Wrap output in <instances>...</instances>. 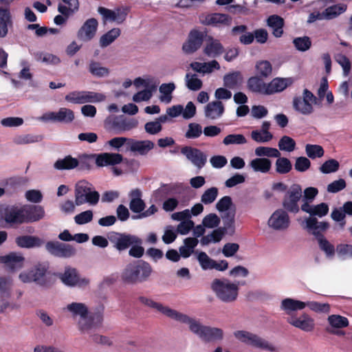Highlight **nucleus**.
<instances>
[{"label":"nucleus","mask_w":352,"mask_h":352,"mask_svg":"<svg viewBox=\"0 0 352 352\" xmlns=\"http://www.w3.org/2000/svg\"><path fill=\"white\" fill-rule=\"evenodd\" d=\"M63 310L77 320L78 328L82 333L91 334L103 320L102 308L89 314L87 305L83 302H72L67 304Z\"/></svg>","instance_id":"nucleus-1"},{"label":"nucleus","mask_w":352,"mask_h":352,"mask_svg":"<svg viewBox=\"0 0 352 352\" xmlns=\"http://www.w3.org/2000/svg\"><path fill=\"white\" fill-rule=\"evenodd\" d=\"M153 272L149 263L143 261H138L128 264L123 270L121 277L127 283L135 284L148 280Z\"/></svg>","instance_id":"nucleus-2"},{"label":"nucleus","mask_w":352,"mask_h":352,"mask_svg":"<svg viewBox=\"0 0 352 352\" xmlns=\"http://www.w3.org/2000/svg\"><path fill=\"white\" fill-rule=\"evenodd\" d=\"M210 288L215 296L223 302L231 303L238 298L239 284L228 278H214Z\"/></svg>","instance_id":"nucleus-3"},{"label":"nucleus","mask_w":352,"mask_h":352,"mask_svg":"<svg viewBox=\"0 0 352 352\" xmlns=\"http://www.w3.org/2000/svg\"><path fill=\"white\" fill-rule=\"evenodd\" d=\"M48 266L45 263H38L30 269L21 271L18 275L19 280L23 284L34 283L41 287H48L47 279Z\"/></svg>","instance_id":"nucleus-4"},{"label":"nucleus","mask_w":352,"mask_h":352,"mask_svg":"<svg viewBox=\"0 0 352 352\" xmlns=\"http://www.w3.org/2000/svg\"><path fill=\"white\" fill-rule=\"evenodd\" d=\"M292 104L293 109L298 115L310 116L315 111L317 98L311 91L304 89L300 95L293 98Z\"/></svg>","instance_id":"nucleus-5"},{"label":"nucleus","mask_w":352,"mask_h":352,"mask_svg":"<svg viewBox=\"0 0 352 352\" xmlns=\"http://www.w3.org/2000/svg\"><path fill=\"white\" fill-rule=\"evenodd\" d=\"M234 336L239 342L252 347L269 352L278 351V347L273 343L252 332L239 330L234 332Z\"/></svg>","instance_id":"nucleus-6"},{"label":"nucleus","mask_w":352,"mask_h":352,"mask_svg":"<svg viewBox=\"0 0 352 352\" xmlns=\"http://www.w3.org/2000/svg\"><path fill=\"white\" fill-rule=\"evenodd\" d=\"M74 197L76 206L85 203L96 205L99 201L100 195L90 183L81 180L76 184Z\"/></svg>","instance_id":"nucleus-7"},{"label":"nucleus","mask_w":352,"mask_h":352,"mask_svg":"<svg viewBox=\"0 0 352 352\" xmlns=\"http://www.w3.org/2000/svg\"><path fill=\"white\" fill-rule=\"evenodd\" d=\"M266 225L269 230L283 232L287 231L291 226L290 217L283 208L276 209L269 217Z\"/></svg>","instance_id":"nucleus-8"},{"label":"nucleus","mask_w":352,"mask_h":352,"mask_svg":"<svg viewBox=\"0 0 352 352\" xmlns=\"http://www.w3.org/2000/svg\"><path fill=\"white\" fill-rule=\"evenodd\" d=\"M171 319L179 323L188 324L189 330L203 340L207 326L203 325L195 318L177 310H175Z\"/></svg>","instance_id":"nucleus-9"},{"label":"nucleus","mask_w":352,"mask_h":352,"mask_svg":"<svg viewBox=\"0 0 352 352\" xmlns=\"http://www.w3.org/2000/svg\"><path fill=\"white\" fill-rule=\"evenodd\" d=\"M302 197V189L299 185L294 184L287 190L283 201V209L287 212L298 213L300 210L298 202Z\"/></svg>","instance_id":"nucleus-10"},{"label":"nucleus","mask_w":352,"mask_h":352,"mask_svg":"<svg viewBox=\"0 0 352 352\" xmlns=\"http://www.w3.org/2000/svg\"><path fill=\"white\" fill-rule=\"evenodd\" d=\"M300 226L309 234L317 237L322 236V233L329 228L327 221H319L316 217H306L300 222Z\"/></svg>","instance_id":"nucleus-11"},{"label":"nucleus","mask_w":352,"mask_h":352,"mask_svg":"<svg viewBox=\"0 0 352 352\" xmlns=\"http://www.w3.org/2000/svg\"><path fill=\"white\" fill-rule=\"evenodd\" d=\"M75 118L72 110L62 107L57 111H48L42 115L41 120L45 122L71 123Z\"/></svg>","instance_id":"nucleus-12"},{"label":"nucleus","mask_w":352,"mask_h":352,"mask_svg":"<svg viewBox=\"0 0 352 352\" xmlns=\"http://www.w3.org/2000/svg\"><path fill=\"white\" fill-rule=\"evenodd\" d=\"M62 282L69 287H86L89 283V280L80 276L74 268L67 267L60 276Z\"/></svg>","instance_id":"nucleus-13"},{"label":"nucleus","mask_w":352,"mask_h":352,"mask_svg":"<svg viewBox=\"0 0 352 352\" xmlns=\"http://www.w3.org/2000/svg\"><path fill=\"white\" fill-rule=\"evenodd\" d=\"M98 12L102 16L104 22L115 23L116 24L123 23L127 15V10L123 8L110 10L100 7L98 9Z\"/></svg>","instance_id":"nucleus-14"},{"label":"nucleus","mask_w":352,"mask_h":352,"mask_svg":"<svg viewBox=\"0 0 352 352\" xmlns=\"http://www.w3.org/2000/svg\"><path fill=\"white\" fill-rule=\"evenodd\" d=\"M45 248L52 255L61 258H69L76 254V250L72 245L58 241L47 242Z\"/></svg>","instance_id":"nucleus-15"},{"label":"nucleus","mask_w":352,"mask_h":352,"mask_svg":"<svg viewBox=\"0 0 352 352\" xmlns=\"http://www.w3.org/2000/svg\"><path fill=\"white\" fill-rule=\"evenodd\" d=\"M197 260L201 269L204 270H216L219 272H223L228 268V263L226 260L216 261L210 258L204 252L198 253Z\"/></svg>","instance_id":"nucleus-16"},{"label":"nucleus","mask_w":352,"mask_h":352,"mask_svg":"<svg viewBox=\"0 0 352 352\" xmlns=\"http://www.w3.org/2000/svg\"><path fill=\"white\" fill-rule=\"evenodd\" d=\"M204 33L193 30L188 35V39L182 45V51L186 54H191L198 50L202 45L204 40Z\"/></svg>","instance_id":"nucleus-17"},{"label":"nucleus","mask_w":352,"mask_h":352,"mask_svg":"<svg viewBox=\"0 0 352 352\" xmlns=\"http://www.w3.org/2000/svg\"><path fill=\"white\" fill-rule=\"evenodd\" d=\"M98 26V23L96 19L86 20L77 32L78 38L84 42L91 41L96 36Z\"/></svg>","instance_id":"nucleus-18"},{"label":"nucleus","mask_w":352,"mask_h":352,"mask_svg":"<svg viewBox=\"0 0 352 352\" xmlns=\"http://www.w3.org/2000/svg\"><path fill=\"white\" fill-rule=\"evenodd\" d=\"M181 153L198 168H202L207 160V156L200 150L190 146L183 147Z\"/></svg>","instance_id":"nucleus-19"},{"label":"nucleus","mask_w":352,"mask_h":352,"mask_svg":"<svg viewBox=\"0 0 352 352\" xmlns=\"http://www.w3.org/2000/svg\"><path fill=\"white\" fill-rule=\"evenodd\" d=\"M287 321L293 327L306 332L312 331L315 328L314 318L305 313L299 316H292Z\"/></svg>","instance_id":"nucleus-20"},{"label":"nucleus","mask_w":352,"mask_h":352,"mask_svg":"<svg viewBox=\"0 0 352 352\" xmlns=\"http://www.w3.org/2000/svg\"><path fill=\"white\" fill-rule=\"evenodd\" d=\"M28 210L25 208L10 207L5 209L3 218L5 221L10 225L22 223L26 221L25 213Z\"/></svg>","instance_id":"nucleus-21"},{"label":"nucleus","mask_w":352,"mask_h":352,"mask_svg":"<svg viewBox=\"0 0 352 352\" xmlns=\"http://www.w3.org/2000/svg\"><path fill=\"white\" fill-rule=\"evenodd\" d=\"M201 22L207 25L221 27L230 25L231 23V18L226 14L212 13L202 16Z\"/></svg>","instance_id":"nucleus-22"},{"label":"nucleus","mask_w":352,"mask_h":352,"mask_svg":"<svg viewBox=\"0 0 352 352\" xmlns=\"http://www.w3.org/2000/svg\"><path fill=\"white\" fill-rule=\"evenodd\" d=\"M189 66L193 72L202 76L210 74L214 71L220 69V65L216 60L208 62L193 61Z\"/></svg>","instance_id":"nucleus-23"},{"label":"nucleus","mask_w":352,"mask_h":352,"mask_svg":"<svg viewBox=\"0 0 352 352\" xmlns=\"http://www.w3.org/2000/svg\"><path fill=\"white\" fill-rule=\"evenodd\" d=\"M301 210L309 214L310 217H318L322 218L326 216L329 210V204L324 202L318 204L311 205L305 201L300 206Z\"/></svg>","instance_id":"nucleus-24"},{"label":"nucleus","mask_w":352,"mask_h":352,"mask_svg":"<svg viewBox=\"0 0 352 352\" xmlns=\"http://www.w3.org/2000/svg\"><path fill=\"white\" fill-rule=\"evenodd\" d=\"M306 307V302L289 297L283 298L280 302V311L287 315H292L294 312L302 310Z\"/></svg>","instance_id":"nucleus-25"},{"label":"nucleus","mask_w":352,"mask_h":352,"mask_svg":"<svg viewBox=\"0 0 352 352\" xmlns=\"http://www.w3.org/2000/svg\"><path fill=\"white\" fill-rule=\"evenodd\" d=\"M24 262L25 258L19 253L12 252L8 255L0 256V263H3L7 268L12 271L22 268Z\"/></svg>","instance_id":"nucleus-26"},{"label":"nucleus","mask_w":352,"mask_h":352,"mask_svg":"<svg viewBox=\"0 0 352 352\" xmlns=\"http://www.w3.org/2000/svg\"><path fill=\"white\" fill-rule=\"evenodd\" d=\"M224 111V104L219 100L210 102L204 107L205 117L212 120L219 119L223 115Z\"/></svg>","instance_id":"nucleus-27"},{"label":"nucleus","mask_w":352,"mask_h":352,"mask_svg":"<svg viewBox=\"0 0 352 352\" xmlns=\"http://www.w3.org/2000/svg\"><path fill=\"white\" fill-rule=\"evenodd\" d=\"M272 161L266 157H256L248 163L249 168L255 173L267 174L272 169Z\"/></svg>","instance_id":"nucleus-28"},{"label":"nucleus","mask_w":352,"mask_h":352,"mask_svg":"<svg viewBox=\"0 0 352 352\" xmlns=\"http://www.w3.org/2000/svg\"><path fill=\"white\" fill-rule=\"evenodd\" d=\"M123 160L121 154L116 153H103L96 156V164L98 166H115Z\"/></svg>","instance_id":"nucleus-29"},{"label":"nucleus","mask_w":352,"mask_h":352,"mask_svg":"<svg viewBox=\"0 0 352 352\" xmlns=\"http://www.w3.org/2000/svg\"><path fill=\"white\" fill-rule=\"evenodd\" d=\"M293 82L292 78H275L267 83V95L281 92Z\"/></svg>","instance_id":"nucleus-30"},{"label":"nucleus","mask_w":352,"mask_h":352,"mask_svg":"<svg viewBox=\"0 0 352 352\" xmlns=\"http://www.w3.org/2000/svg\"><path fill=\"white\" fill-rule=\"evenodd\" d=\"M16 245L22 248H36L41 247L44 241L36 236L25 235L16 238Z\"/></svg>","instance_id":"nucleus-31"},{"label":"nucleus","mask_w":352,"mask_h":352,"mask_svg":"<svg viewBox=\"0 0 352 352\" xmlns=\"http://www.w3.org/2000/svg\"><path fill=\"white\" fill-rule=\"evenodd\" d=\"M129 196L130 197L129 208L135 213L142 212L145 208V204L142 199V192L138 188L133 189L130 191Z\"/></svg>","instance_id":"nucleus-32"},{"label":"nucleus","mask_w":352,"mask_h":352,"mask_svg":"<svg viewBox=\"0 0 352 352\" xmlns=\"http://www.w3.org/2000/svg\"><path fill=\"white\" fill-rule=\"evenodd\" d=\"M223 46L221 42L212 37H208L204 48V52L209 57H217L223 52Z\"/></svg>","instance_id":"nucleus-33"},{"label":"nucleus","mask_w":352,"mask_h":352,"mask_svg":"<svg viewBox=\"0 0 352 352\" xmlns=\"http://www.w3.org/2000/svg\"><path fill=\"white\" fill-rule=\"evenodd\" d=\"M140 301L142 304L153 308L160 312L164 316L172 318L175 311L176 309H172L168 306L164 305L161 303L157 302L152 299L147 298H140Z\"/></svg>","instance_id":"nucleus-34"},{"label":"nucleus","mask_w":352,"mask_h":352,"mask_svg":"<svg viewBox=\"0 0 352 352\" xmlns=\"http://www.w3.org/2000/svg\"><path fill=\"white\" fill-rule=\"evenodd\" d=\"M176 89L173 82L162 83L159 87V100L164 104H169L173 100V93Z\"/></svg>","instance_id":"nucleus-35"},{"label":"nucleus","mask_w":352,"mask_h":352,"mask_svg":"<svg viewBox=\"0 0 352 352\" xmlns=\"http://www.w3.org/2000/svg\"><path fill=\"white\" fill-rule=\"evenodd\" d=\"M140 243V238L135 235L120 234L115 241V247L122 251L128 248L133 243Z\"/></svg>","instance_id":"nucleus-36"},{"label":"nucleus","mask_w":352,"mask_h":352,"mask_svg":"<svg viewBox=\"0 0 352 352\" xmlns=\"http://www.w3.org/2000/svg\"><path fill=\"white\" fill-rule=\"evenodd\" d=\"M248 88L254 93L267 95V83L265 82L260 76H253L248 79Z\"/></svg>","instance_id":"nucleus-37"},{"label":"nucleus","mask_w":352,"mask_h":352,"mask_svg":"<svg viewBox=\"0 0 352 352\" xmlns=\"http://www.w3.org/2000/svg\"><path fill=\"white\" fill-rule=\"evenodd\" d=\"M267 25L272 28V34L276 38H280L283 34V19L278 15H272L267 20Z\"/></svg>","instance_id":"nucleus-38"},{"label":"nucleus","mask_w":352,"mask_h":352,"mask_svg":"<svg viewBox=\"0 0 352 352\" xmlns=\"http://www.w3.org/2000/svg\"><path fill=\"white\" fill-rule=\"evenodd\" d=\"M129 146L132 151L144 155L153 148L154 143L151 140L135 141L131 139Z\"/></svg>","instance_id":"nucleus-39"},{"label":"nucleus","mask_w":352,"mask_h":352,"mask_svg":"<svg viewBox=\"0 0 352 352\" xmlns=\"http://www.w3.org/2000/svg\"><path fill=\"white\" fill-rule=\"evenodd\" d=\"M14 280L11 276H0V298H8L11 296Z\"/></svg>","instance_id":"nucleus-40"},{"label":"nucleus","mask_w":352,"mask_h":352,"mask_svg":"<svg viewBox=\"0 0 352 352\" xmlns=\"http://www.w3.org/2000/svg\"><path fill=\"white\" fill-rule=\"evenodd\" d=\"M243 80L242 74L239 72H234L223 76V85L229 89L238 87Z\"/></svg>","instance_id":"nucleus-41"},{"label":"nucleus","mask_w":352,"mask_h":352,"mask_svg":"<svg viewBox=\"0 0 352 352\" xmlns=\"http://www.w3.org/2000/svg\"><path fill=\"white\" fill-rule=\"evenodd\" d=\"M79 164L78 160L71 156H67L58 159L54 164V168L58 170H71L77 167Z\"/></svg>","instance_id":"nucleus-42"},{"label":"nucleus","mask_w":352,"mask_h":352,"mask_svg":"<svg viewBox=\"0 0 352 352\" xmlns=\"http://www.w3.org/2000/svg\"><path fill=\"white\" fill-rule=\"evenodd\" d=\"M120 34L121 30L118 28H114L110 30L100 36L99 39L100 46L102 48L109 46L120 36Z\"/></svg>","instance_id":"nucleus-43"},{"label":"nucleus","mask_w":352,"mask_h":352,"mask_svg":"<svg viewBox=\"0 0 352 352\" xmlns=\"http://www.w3.org/2000/svg\"><path fill=\"white\" fill-rule=\"evenodd\" d=\"M184 81L186 87L193 91L200 90L203 87L202 80L196 74L187 72L184 77Z\"/></svg>","instance_id":"nucleus-44"},{"label":"nucleus","mask_w":352,"mask_h":352,"mask_svg":"<svg viewBox=\"0 0 352 352\" xmlns=\"http://www.w3.org/2000/svg\"><path fill=\"white\" fill-rule=\"evenodd\" d=\"M67 6L59 4L58 10L65 16H69L76 12L79 8L78 0H63Z\"/></svg>","instance_id":"nucleus-45"},{"label":"nucleus","mask_w":352,"mask_h":352,"mask_svg":"<svg viewBox=\"0 0 352 352\" xmlns=\"http://www.w3.org/2000/svg\"><path fill=\"white\" fill-rule=\"evenodd\" d=\"M89 72L96 78H105L109 76L110 69L101 63L92 61L89 65Z\"/></svg>","instance_id":"nucleus-46"},{"label":"nucleus","mask_w":352,"mask_h":352,"mask_svg":"<svg viewBox=\"0 0 352 352\" xmlns=\"http://www.w3.org/2000/svg\"><path fill=\"white\" fill-rule=\"evenodd\" d=\"M254 155L258 157H278L280 152L278 149L270 146H259L255 148Z\"/></svg>","instance_id":"nucleus-47"},{"label":"nucleus","mask_w":352,"mask_h":352,"mask_svg":"<svg viewBox=\"0 0 352 352\" xmlns=\"http://www.w3.org/2000/svg\"><path fill=\"white\" fill-rule=\"evenodd\" d=\"M11 23V16L8 10L0 8V38H4L8 32V25Z\"/></svg>","instance_id":"nucleus-48"},{"label":"nucleus","mask_w":352,"mask_h":352,"mask_svg":"<svg viewBox=\"0 0 352 352\" xmlns=\"http://www.w3.org/2000/svg\"><path fill=\"white\" fill-rule=\"evenodd\" d=\"M255 71L258 76L267 78L272 73V65L268 60H260L255 64Z\"/></svg>","instance_id":"nucleus-49"},{"label":"nucleus","mask_w":352,"mask_h":352,"mask_svg":"<svg viewBox=\"0 0 352 352\" xmlns=\"http://www.w3.org/2000/svg\"><path fill=\"white\" fill-rule=\"evenodd\" d=\"M197 244L198 240L196 238H186L184 239V245L179 249L180 255L184 258L189 257Z\"/></svg>","instance_id":"nucleus-50"},{"label":"nucleus","mask_w":352,"mask_h":352,"mask_svg":"<svg viewBox=\"0 0 352 352\" xmlns=\"http://www.w3.org/2000/svg\"><path fill=\"white\" fill-rule=\"evenodd\" d=\"M319 248L322 250L327 258H332L335 256L336 250L334 245L331 243L324 236L318 238Z\"/></svg>","instance_id":"nucleus-51"},{"label":"nucleus","mask_w":352,"mask_h":352,"mask_svg":"<svg viewBox=\"0 0 352 352\" xmlns=\"http://www.w3.org/2000/svg\"><path fill=\"white\" fill-rule=\"evenodd\" d=\"M330 325L329 329H342L349 326V320L340 315H331L327 318Z\"/></svg>","instance_id":"nucleus-52"},{"label":"nucleus","mask_w":352,"mask_h":352,"mask_svg":"<svg viewBox=\"0 0 352 352\" xmlns=\"http://www.w3.org/2000/svg\"><path fill=\"white\" fill-rule=\"evenodd\" d=\"M133 84L137 88L143 87L146 89H155L157 87L155 78L151 76L136 78L133 81Z\"/></svg>","instance_id":"nucleus-53"},{"label":"nucleus","mask_w":352,"mask_h":352,"mask_svg":"<svg viewBox=\"0 0 352 352\" xmlns=\"http://www.w3.org/2000/svg\"><path fill=\"white\" fill-rule=\"evenodd\" d=\"M34 58L36 61L41 62L46 65H58L60 60V58L52 54L46 52H36L34 54Z\"/></svg>","instance_id":"nucleus-54"},{"label":"nucleus","mask_w":352,"mask_h":352,"mask_svg":"<svg viewBox=\"0 0 352 352\" xmlns=\"http://www.w3.org/2000/svg\"><path fill=\"white\" fill-rule=\"evenodd\" d=\"M275 162L276 172L280 175H285L290 172L292 168V165L289 159L284 157H276Z\"/></svg>","instance_id":"nucleus-55"},{"label":"nucleus","mask_w":352,"mask_h":352,"mask_svg":"<svg viewBox=\"0 0 352 352\" xmlns=\"http://www.w3.org/2000/svg\"><path fill=\"white\" fill-rule=\"evenodd\" d=\"M305 153L311 159L322 157L324 154L323 148L318 144H307L305 145Z\"/></svg>","instance_id":"nucleus-56"},{"label":"nucleus","mask_w":352,"mask_h":352,"mask_svg":"<svg viewBox=\"0 0 352 352\" xmlns=\"http://www.w3.org/2000/svg\"><path fill=\"white\" fill-rule=\"evenodd\" d=\"M278 146L279 151H283L291 153L296 148V142L292 138L284 135L280 139Z\"/></svg>","instance_id":"nucleus-57"},{"label":"nucleus","mask_w":352,"mask_h":352,"mask_svg":"<svg viewBox=\"0 0 352 352\" xmlns=\"http://www.w3.org/2000/svg\"><path fill=\"white\" fill-rule=\"evenodd\" d=\"M335 60L342 67L343 76L347 77L351 71V63L349 59L345 55L338 54L335 56Z\"/></svg>","instance_id":"nucleus-58"},{"label":"nucleus","mask_w":352,"mask_h":352,"mask_svg":"<svg viewBox=\"0 0 352 352\" xmlns=\"http://www.w3.org/2000/svg\"><path fill=\"white\" fill-rule=\"evenodd\" d=\"M223 337V331L218 328L207 327L203 340L210 342L212 340H219Z\"/></svg>","instance_id":"nucleus-59"},{"label":"nucleus","mask_w":352,"mask_h":352,"mask_svg":"<svg viewBox=\"0 0 352 352\" xmlns=\"http://www.w3.org/2000/svg\"><path fill=\"white\" fill-rule=\"evenodd\" d=\"M251 138L257 143H266L273 139L272 133H265L261 130H254L250 133Z\"/></svg>","instance_id":"nucleus-60"},{"label":"nucleus","mask_w":352,"mask_h":352,"mask_svg":"<svg viewBox=\"0 0 352 352\" xmlns=\"http://www.w3.org/2000/svg\"><path fill=\"white\" fill-rule=\"evenodd\" d=\"M138 125V121L136 119H121L120 120L119 123L117 124L118 133L130 131L134 128H136Z\"/></svg>","instance_id":"nucleus-61"},{"label":"nucleus","mask_w":352,"mask_h":352,"mask_svg":"<svg viewBox=\"0 0 352 352\" xmlns=\"http://www.w3.org/2000/svg\"><path fill=\"white\" fill-rule=\"evenodd\" d=\"M218 194V188L216 187H211L204 192L201 197V201L206 205L210 204L215 201Z\"/></svg>","instance_id":"nucleus-62"},{"label":"nucleus","mask_w":352,"mask_h":352,"mask_svg":"<svg viewBox=\"0 0 352 352\" xmlns=\"http://www.w3.org/2000/svg\"><path fill=\"white\" fill-rule=\"evenodd\" d=\"M346 10V6L343 4L335 5L327 8L324 11L325 19H331L343 13Z\"/></svg>","instance_id":"nucleus-63"},{"label":"nucleus","mask_w":352,"mask_h":352,"mask_svg":"<svg viewBox=\"0 0 352 352\" xmlns=\"http://www.w3.org/2000/svg\"><path fill=\"white\" fill-rule=\"evenodd\" d=\"M340 167L339 162L334 160L331 159L325 161L320 167L319 170L324 174H329L336 172Z\"/></svg>","instance_id":"nucleus-64"}]
</instances>
